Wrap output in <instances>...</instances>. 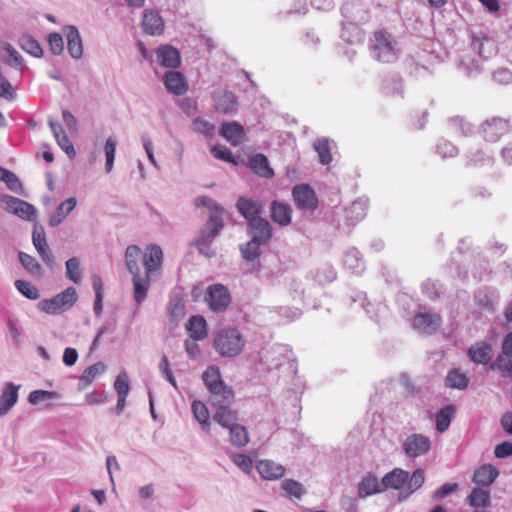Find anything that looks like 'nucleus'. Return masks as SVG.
Segmentation results:
<instances>
[{"instance_id":"obj_43","label":"nucleus","mask_w":512,"mask_h":512,"mask_svg":"<svg viewBox=\"0 0 512 512\" xmlns=\"http://www.w3.org/2000/svg\"><path fill=\"white\" fill-rule=\"evenodd\" d=\"M262 243L252 239L241 247L242 256L247 260H255L260 255V247Z\"/></svg>"},{"instance_id":"obj_60","label":"nucleus","mask_w":512,"mask_h":512,"mask_svg":"<svg viewBox=\"0 0 512 512\" xmlns=\"http://www.w3.org/2000/svg\"><path fill=\"white\" fill-rule=\"evenodd\" d=\"M495 456L497 458H505L512 455V442H502L495 447Z\"/></svg>"},{"instance_id":"obj_1","label":"nucleus","mask_w":512,"mask_h":512,"mask_svg":"<svg viewBox=\"0 0 512 512\" xmlns=\"http://www.w3.org/2000/svg\"><path fill=\"white\" fill-rule=\"evenodd\" d=\"M164 253L157 244L146 246L144 253L137 245H128L125 250V265L132 275L133 298L140 304L147 296L151 278L162 270Z\"/></svg>"},{"instance_id":"obj_19","label":"nucleus","mask_w":512,"mask_h":512,"mask_svg":"<svg viewBox=\"0 0 512 512\" xmlns=\"http://www.w3.org/2000/svg\"><path fill=\"white\" fill-rule=\"evenodd\" d=\"M186 330L194 341H200L207 337V322L201 315L191 316L186 323Z\"/></svg>"},{"instance_id":"obj_42","label":"nucleus","mask_w":512,"mask_h":512,"mask_svg":"<svg viewBox=\"0 0 512 512\" xmlns=\"http://www.w3.org/2000/svg\"><path fill=\"white\" fill-rule=\"evenodd\" d=\"M20 45L23 50L35 57H40L43 53L38 41L29 35L21 37Z\"/></svg>"},{"instance_id":"obj_8","label":"nucleus","mask_w":512,"mask_h":512,"mask_svg":"<svg viewBox=\"0 0 512 512\" xmlns=\"http://www.w3.org/2000/svg\"><path fill=\"white\" fill-rule=\"evenodd\" d=\"M402 446L409 457L416 458L429 452L431 448V441L427 436L414 433L404 440Z\"/></svg>"},{"instance_id":"obj_40","label":"nucleus","mask_w":512,"mask_h":512,"mask_svg":"<svg viewBox=\"0 0 512 512\" xmlns=\"http://www.w3.org/2000/svg\"><path fill=\"white\" fill-rule=\"evenodd\" d=\"M447 384L451 388L464 389L468 385V378L466 374L457 369L451 370L447 375Z\"/></svg>"},{"instance_id":"obj_31","label":"nucleus","mask_w":512,"mask_h":512,"mask_svg":"<svg viewBox=\"0 0 512 512\" xmlns=\"http://www.w3.org/2000/svg\"><path fill=\"white\" fill-rule=\"evenodd\" d=\"M66 37L69 54L75 59L81 58L83 54V45L78 30L75 27L70 26L67 30Z\"/></svg>"},{"instance_id":"obj_55","label":"nucleus","mask_w":512,"mask_h":512,"mask_svg":"<svg viewBox=\"0 0 512 512\" xmlns=\"http://www.w3.org/2000/svg\"><path fill=\"white\" fill-rule=\"evenodd\" d=\"M1 181L5 182L7 187L14 192H18L22 187L21 182L18 179V177L13 172H11L7 169H5V172L3 174V178Z\"/></svg>"},{"instance_id":"obj_46","label":"nucleus","mask_w":512,"mask_h":512,"mask_svg":"<svg viewBox=\"0 0 512 512\" xmlns=\"http://www.w3.org/2000/svg\"><path fill=\"white\" fill-rule=\"evenodd\" d=\"M211 154L214 158L227 163L236 164V160L229 148L223 145H215L211 148Z\"/></svg>"},{"instance_id":"obj_33","label":"nucleus","mask_w":512,"mask_h":512,"mask_svg":"<svg viewBox=\"0 0 512 512\" xmlns=\"http://www.w3.org/2000/svg\"><path fill=\"white\" fill-rule=\"evenodd\" d=\"M455 411V407L452 405H448L440 409L436 414V430L438 432L443 433L448 430Z\"/></svg>"},{"instance_id":"obj_57","label":"nucleus","mask_w":512,"mask_h":512,"mask_svg":"<svg viewBox=\"0 0 512 512\" xmlns=\"http://www.w3.org/2000/svg\"><path fill=\"white\" fill-rule=\"evenodd\" d=\"M424 480V471L421 468H417L416 470H414L409 479V489L411 490V492H414L417 489H419L423 485Z\"/></svg>"},{"instance_id":"obj_2","label":"nucleus","mask_w":512,"mask_h":512,"mask_svg":"<svg viewBox=\"0 0 512 512\" xmlns=\"http://www.w3.org/2000/svg\"><path fill=\"white\" fill-rule=\"evenodd\" d=\"M203 383L208 392V401L212 409L224 406H233L235 393L231 386L227 385L216 366H209L202 374Z\"/></svg>"},{"instance_id":"obj_27","label":"nucleus","mask_w":512,"mask_h":512,"mask_svg":"<svg viewBox=\"0 0 512 512\" xmlns=\"http://www.w3.org/2000/svg\"><path fill=\"white\" fill-rule=\"evenodd\" d=\"M498 474L499 472L494 466L485 464L475 470L472 481L478 485L489 486L495 481Z\"/></svg>"},{"instance_id":"obj_4","label":"nucleus","mask_w":512,"mask_h":512,"mask_svg":"<svg viewBox=\"0 0 512 512\" xmlns=\"http://www.w3.org/2000/svg\"><path fill=\"white\" fill-rule=\"evenodd\" d=\"M244 346V337L241 332L235 328L221 330L214 339V348L223 357L239 355Z\"/></svg>"},{"instance_id":"obj_14","label":"nucleus","mask_w":512,"mask_h":512,"mask_svg":"<svg viewBox=\"0 0 512 512\" xmlns=\"http://www.w3.org/2000/svg\"><path fill=\"white\" fill-rule=\"evenodd\" d=\"M167 90L174 95H183L188 91L186 77L179 71H169L164 75Z\"/></svg>"},{"instance_id":"obj_47","label":"nucleus","mask_w":512,"mask_h":512,"mask_svg":"<svg viewBox=\"0 0 512 512\" xmlns=\"http://www.w3.org/2000/svg\"><path fill=\"white\" fill-rule=\"evenodd\" d=\"M282 488L291 497L299 499L303 494L302 484L293 479H287L282 483Z\"/></svg>"},{"instance_id":"obj_36","label":"nucleus","mask_w":512,"mask_h":512,"mask_svg":"<svg viewBox=\"0 0 512 512\" xmlns=\"http://www.w3.org/2000/svg\"><path fill=\"white\" fill-rule=\"evenodd\" d=\"M321 164L328 165L332 161L331 145L328 139H318L314 144Z\"/></svg>"},{"instance_id":"obj_54","label":"nucleus","mask_w":512,"mask_h":512,"mask_svg":"<svg viewBox=\"0 0 512 512\" xmlns=\"http://www.w3.org/2000/svg\"><path fill=\"white\" fill-rule=\"evenodd\" d=\"M50 50L54 55H60L64 49V41L60 34L52 33L49 35Z\"/></svg>"},{"instance_id":"obj_17","label":"nucleus","mask_w":512,"mask_h":512,"mask_svg":"<svg viewBox=\"0 0 512 512\" xmlns=\"http://www.w3.org/2000/svg\"><path fill=\"white\" fill-rule=\"evenodd\" d=\"M213 420L225 429H229L238 424V410L232 406H224L213 410Z\"/></svg>"},{"instance_id":"obj_59","label":"nucleus","mask_w":512,"mask_h":512,"mask_svg":"<svg viewBox=\"0 0 512 512\" xmlns=\"http://www.w3.org/2000/svg\"><path fill=\"white\" fill-rule=\"evenodd\" d=\"M4 49L9 53L10 59L7 61L9 65L18 67L23 66V61L19 53L8 43L5 44Z\"/></svg>"},{"instance_id":"obj_22","label":"nucleus","mask_w":512,"mask_h":512,"mask_svg":"<svg viewBox=\"0 0 512 512\" xmlns=\"http://www.w3.org/2000/svg\"><path fill=\"white\" fill-rule=\"evenodd\" d=\"M252 237L264 244L272 237V227L270 223L264 218L254 219L249 223Z\"/></svg>"},{"instance_id":"obj_29","label":"nucleus","mask_w":512,"mask_h":512,"mask_svg":"<svg viewBox=\"0 0 512 512\" xmlns=\"http://www.w3.org/2000/svg\"><path fill=\"white\" fill-rule=\"evenodd\" d=\"M193 415L197 422L201 425L202 429L209 433L211 429V421L209 410L205 403L200 400H194L191 405Z\"/></svg>"},{"instance_id":"obj_25","label":"nucleus","mask_w":512,"mask_h":512,"mask_svg":"<svg viewBox=\"0 0 512 512\" xmlns=\"http://www.w3.org/2000/svg\"><path fill=\"white\" fill-rule=\"evenodd\" d=\"M249 167L254 174L263 178H271L274 175V171L270 167L267 157L263 154L253 155L249 159Z\"/></svg>"},{"instance_id":"obj_62","label":"nucleus","mask_w":512,"mask_h":512,"mask_svg":"<svg viewBox=\"0 0 512 512\" xmlns=\"http://www.w3.org/2000/svg\"><path fill=\"white\" fill-rule=\"evenodd\" d=\"M458 488L457 483H446L443 484L436 492L434 493V497L436 499H440L446 497L447 495L455 492Z\"/></svg>"},{"instance_id":"obj_52","label":"nucleus","mask_w":512,"mask_h":512,"mask_svg":"<svg viewBox=\"0 0 512 512\" xmlns=\"http://www.w3.org/2000/svg\"><path fill=\"white\" fill-rule=\"evenodd\" d=\"M159 369H160L161 373L164 375V377L166 378V380L174 388H177V383H176L175 377L173 376V373L171 371L170 363H169L167 356L164 355L161 358L160 363H159Z\"/></svg>"},{"instance_id":"obj_56","label":"nucleus","mask_w":512,"mask_h":512,"mask_svg":"<svg viewBox=\"0 0 512 512\" xmlns=\"http://www.w3.org/2000/svg\"><path fill=\"white\" fill-rule=\"evenodd\" d=\"M14 214L20 216L23 219L32 220L36 216V210L31 204L22 200Z\"/></svg>"},{"instance_id":"obj_32","label":"nucleus","mask_w":512,"mask_h":512,"mask_svg":"<svg viewBox=\"0 0 512 512\" xmlns=\"http://www.w3.org/2000/svg\"><path fill=\"white\" fill-rule=\"evenodd\" d=\"M384 490L382 480L379 481L375 476L364 478L358 486V493L360 497H367Z\"/></svg>"},{"instance_id":"obj_20","label":"nucleus","mask_w":512,"mask_h":512,"mask_svg":"<svg viewBox=\"0 0 512 512\" xmlns=\"http://www.w3.org/2000/svg\"><path fill=\"white\" fill-rule=\"evenodd\" d=\"M468 355L474 363L487 364L493 357V349L486 342H477L469 348Z\"/></svg>"},{"instance_id":"obj_58","label":"nucleus","mask_w":512,"mask_h":512,"mask_svg":"<svg viewBox=\"0 0 512 512\" xmlns=\"http://www.w3.org/2000/svg\"><path fill=\"white\" fill-rule=\"evenodd\" d=\"M117 395L127 396L130 390L128 380L125 375H119L114 384Z\"/></svg>"},{"instance_id":"obj_15","label":"nucleus","mask_w":512,"mask_h":512,"mask_svg":"<svg viewBox=\"0 0 512 512\" xmlns=\"http://www.w3.org/2000/svg\"><path fill=\"white\" fill-rule=\"evenodd\" d=\"M440 323L441 318L438 314L418 313L413 319L414 328L426 334L435 332Z\"/></svg>"},{"instance_id":"obj_53","label":"nucleus","mask_w":512,"mask_h":512,"mask_svg":"<svg viewBox=\"0 0 512 512\" xmlns=\"http://www.w3.org/2000/svg\"><path fill=\"white\" fill-rule=\"evenodd\" d=\"M54 397H56V393L53 391L34 390L30 392L28 401L31 404H37L43 400L52 399Z\"/></svg>"},{"instance_id":"obj_30","label":"nucleus","mask_w":512,"mask_h":512,"mask_svg":"<svg viewBox=\"0 0 512 512\" xmlns=\"http://www.w3.org/2000/svg\"><path fill=\"white\" fill-rule=\"evenodd\" d=\"M18 386L8 383L0 397V416L6 414L17 402Z\"/></svg>"},{"instance_id":"obj_64","label":"nucleus","mask_w":512,"mask_h":512,"mask_svg":"<svg viewBox=\"0 0 512 512\" xmlns=\"http://www.w3.org/2000/svg\"><path fill=\"white\" fill-rule=\"evenodd\" d=\"M77 359L78 353L76 349L68 347L64 350L63 362L65 365L72 366L76 363Z\"/></svg>"},{"instance_id":"obj_3","label":"nucleus","mask_w":512,"mask_h":512,"mask_svg":"<svg viewBox=\"0 0 512 512\" xmlns=\"http://www.w3.org/2000/svg\"><path fill=\"white\" fill-rule=\"evenodd\" d=\"M373 57L381 63H392L397 59L398 49L392 35L383 30L373 32L371 38Z\"/></svg>"},{"instance_id":"obj_35","label":"nucleus","mask_w":512,"mask_h":512,"mask_svg":"<svg viewBox=\"0 0 512 512\" xmlns=\"http://www.w3.org/2000/svg\"><path fill=\"white\" fill-rule=\"evenodd\" d=\"M466 500L470 506L485 507L490 502V494L486 490L474 488Z\"/></svg>"},{"instance_id":"obj_23","label":"nucleus","mask_w":512,"mask_h":512,"mask_svg":"<svg viewBox=\"0 0 512 512\" xmlns=\"http://www.w3.org/2000/svg\"><path fill=\"white\" fill-rule=\"evenodd\" d=\"M236 206L240 214L248 220V223L252 222L254 219L260 218V214L262 213V206L259 202L245 197H241L237 201Z\"/></svg>"},{"instance_id":"obj_37","label":"nucleus","mask_w":512,"mask_h":512,"mask_svg":"<svg viewBox=\"0 0 512 512\" xmlns=\"http://www.w3.org/2000/svg\"><path fill=\"white\" fill-rule=\"evenodd\" d=\"M19 261L21 263V265L24 267V269L31 275L33 276H41L42 274V268H41V265L37 262V260L25 253V252H20L19 253Z\"/></svg>"},{"instance_id":"obj_7","label":"nucleus","mask_w":512,"mask_h":512,"mask_svg":"<svg viewBox=\"0 0 512 512\" xmlns=\"http://www.w3.org/2000/svg\"><path fill=\"white\" fill-rule=\"evenodd\" d=\"M512 128L510 121L502 118L487 120L481 129L482 137L487 142H497Z\"/></svg>"},{"instance_id":"obj_63","label":"nucleus","mask_w":512,"mask_h":512,"mask_svg":"<svg viewBox=\"0 0 512 512\" xmlns=\"http://www.w3.org/2000/svg\"><path fill=\"white\" fill-rule=\"evenodd\" d=\"M22 200L15 198L10 195H5L2 198V203L5 206V209L9 212L15 213Z\"/></svg>"},{"instance_id":"obj_5","label":"nucleus","mask_w":512,"mask_h":512,"mask_svg":"<svg viewBox=\"0 0 512 512\" xmlns=\"http://www.w3.org/2000/svg\"><path fill=\"white\" fill-rule=\"evenodd\" d=\"M222 228L223 221L220 217L212 216L208 219L200 236L194 242L200 254L207 258L215 256V250L210 244Z\"/></svg>"},{"instance_id":"obj_13","label":"nucleus","mask_w":512,"mask_h":512,"mask_svg":"<svg viewBox=\"0 0 512 512\" xmlns=\"http://www.w3.org/2000/svg\"><path fill=\"white\" fill-rule=\"evenodd\" d=\"M156 56L159 64L165 68L175 69L181 64L180 52L169 44L158 47Z\"/></svg>"},{"instance_id":"obj_16","label":"nucleus","mask_w":512,"mask_h":512,"mask_svg":"<svg viewBox=\"0 0 512 512\" xmlns=\"http://www.w3.org/2000/svg\"><path fill=\"white\" fill-rule=\"evenodd\" d=\"M220 135L231 145L238 146L245 139V130L238 122H225L220 128Z\"/></svg>"},{"instance_id":"obj_11","label":"nucleus","mask_w":512,"mask_h":512,"mask_svg":"<svg viewBox=\"0 0 512 512\" xmlns=\"http://www.w3.org/2000/svg\"><path fill=\"white\" fill-rule=\"evenodd\" d=\"M141 27L145 34L159 36L164 31V21L157 11L146 9L143 12Z\"/></svg>"},{"instance_id":"obj_44","label":"nucleus","mask_w":512,"mask_h":512,"mask_svg":"<svg viewBox=\"0 0 512 512\" xmlns=\"http://www.w3.org/2000/svg\"><path fill=\"white\" fill-rule=\"evenodd\" d=\"M56 297L64 308L72 307L78 299L77 292L74 287L66 288L64 291L57 294Z\"/></svg>"},{"instance_id":"obj_51","label":"nucleus","mask_w":512,"mask_h":512,"mask_svg":"<svg viewBox=\"0 0 512 512\" xmlns=\"http://www.w3.org/2000/svg\"><path fill=\"white\" fill-rule=\"evenodd\" d=\"M233 463L238 466L245 473H250L252 470V459L244 454H234L232 456Z\"/></svg>"},{"instance_id":"obj_24","label":"nucleus","mask_w":512,"mask_h":512,"mask_svg":"<svg viewBox=\"0 0 512 512\" xmlns=\"http://www.w3.org/2000/svg\"><path fill=\"white\" fill-rule=\"evenodd\" d=\"M271 219L280 226H288L292 220V209L288 204L273 201L271 204Z\"/></svg>"},{"instance_id":"obj_9","label":"nucleus","mask_w":512,"mask_h":512,"mask_svg":"<svg viewBox=\"0 0 512 512\" xmlns=\"http://www.w3.org/2000/svg\"><path fill=\"white\" fill-rule=\"evenodd\" d=\"M292 196L296 206L301 210L313 211L317 208L316 194L307 184L296 185L292 190Z\"/></svg>"},{"instance_id":"obj_12","label":"nucleus","mask_w":512,"mask_h":512,"mask_svg":"<svg viewBox=\"0 0 512 512\" xmlns=\"http://www.w3.org/2000/svg\"><path fill=\"white\" fill-rule=\"evenodd\" d=\"M213 104L217 112L230 114L236 110L237 98L228 90H218L213 93Z\"/></svg>"},{"instance_id":"obj_28","label":"nucleus","mask_w":512,"mask_h":512,"mask_svg":"<svg viewBox=\"0 0 512 512\" xmlns=\"http://www.w3.org/2000/svg\"><path fill=\"white\" fill-rule=\"evenodd\" d=\"M77 200L75 197H70L60 203L56 211L49 218V225L52 227L58 226L63 222L66 216L75 208Z\"/></svg>"},{"instance_id":"obj_61","label":"nucleus","mask_w":512,"mask_h":512,"mask_svg":"<svg viewBox=\"0 0 512 512\" xmlns=\"http://www.w3.org/2000/svg\"><path fill=\"white\" fill-rule=\"evenodd\" d=\"M493 78L500 84H509L512 81V73L508 69L501 68L494 72Z\"/></svg>"},{"instance_id":"obj_38","label":"nucleus","mask_w":512,"mask_h":512,"mask_svg":"<svg viewBox=\"0 0 512 512\" xmlns=\"http://www.w3.org/2000/svg\"><path fill=\"white\" fill-rule=\"evenodd\" d=\"M512 357L505 356L504 354L499 355L490 368L497 370L503 377H512Z\"/></svg>"},{"instance_id":"obj_34","label":"nucleus","mask_w":512,"mask_h":512,"mask_svg":"<svg viewBox=\"0 0 512 512\" xmlns=\"http://www.w3.org/2000/svg\"><path fill=\"white\" fill-rule=\"evenodd\" d=\"M228 430L230 433V442L232 445L236 447H244L248 444L249 434L246 427L238 423Z\"/></svg>"},{"instance_id":"obj_10","label":"nucleus","mask_w":512,"mask_h":512,"mask_svg":"<svg viewBox=\"0 0 512 512\" xmlns=\"http://www.w3.org/2000/svg\"><path fill=\"white\" fill-rule=\"evenodd\" d=\"M32 242L41 259L49 266L54 265V256L48 246L44 228L35 224L32 232Z\"/></svg>"},{"instance_id":"obj_18","label":"nucleus","mask_w":512,"mask_h":512,"mask_svg":"<svg viewBox=\"0 0 512 512\" xmlns=\"http://www.w3.org/2000/svg\"><path fill=\"white\" fill-rule=\"evenodd\" d=\"M256 469L265 480H277L285 474L284 466L272 460H260L256 465Z\"/></svg>"},{"instance_id":"obj_6","label":"nucleus","mask_w":512,"mask_h":512,"mask_svg":"<svg viewBox=\"0 0 512 512\" xmlns=\"http://www.w3.org/2000/svg\"><path fill=\"white\" fill-rule=\"evenodd\" d=\"M204 299L208 307L214 312L225 311L231 303L228 288L219 283L207 287Z\"/></svg>"},{"instance_id":"obj_26","label":"nucleus","mask_w":512,"mask_h":512,"mask_svg":"<svg viewBox=\"0 0 512 512\" xmlns=\"http://www.w3.org/2000/svg\"><path fill=\"white\" fill-rule=\"evenodd\" d=\"M49 126L52 130V133H53L58 145L62 148V150L65 151L66 154H68L69 156H74L75 155L74 146H73L72 142L70 141V139L68 138V136L66 135L62 125L56 121L50 120Z\"/></svg>"},{"instance_id":"obj_21","label":"nucleus","mask_w":512,"mask_h":512,"mask_svg":"<svg viewBox=\"0 0 512 512\" xmlns=\"http://www.w3.org/2000/svg\"><path fill=\"white\" fill-rule=\"evenodd\" d=\"M409 473L401 468H394L382 478V485L385 489L399 490L407 483Z\"/></svg>"},{"instance_id":"obj_45","label":"nucleus","mask_w":512,"mask_h":512,"mask_svg":"<svg viewBox=\"0 0 512 512\" xmlns=\"http://www.w3.org/2000/svg\"><path fill=\"white\" fill-rule=\"evenodd\" d=\"M39 309L48 314H57L65 309L56 296L50 299H44L39 303Z\"/></svg>"},{"instance_id":"obj_39","label":"nucleus","mask_w":512,"mask_h":512,"mask_svg":"<svg viewBox=\"0 0 512 512\" xmlns=\"http://www.w3.org/2000/svg\"><path fill=\"white\" fill-rule=\"evenodd\" d=\"M65 265L66 277L75 284H79L82 279V271L79 259L76 257H72L66 261Z\"/></svg>"},{"instance_id":"obj_48","label":"nucleus","mask_w":512,"mask_h":512,"mask_svg":"<svg viewBox=\"0 0 512 512\" xmlns=\"http://www.w3.org/2000/svg\"><path fill=\"white\" fill-rule=\"evenodd\" d=\"M115 150H116V140L113 138H108L104 147L105 156H106V171L110 172L113 168L114 158H115Z\"/></svg>"},{"instance_id":"obj_49","label":"nucleus","mask_w":512,"mask_h":512,"mask_svg":"<svg viewBox=\"0 0 512 512\" xmlns=\"http://www.w3.org/2000/svg\"><path fill=\"white\" fill-rule=\"evenodd\" d=\"M214 128L213 124L203 118L197 117L193 120V130L203 135H211Z\"/></svg>"},{"instance_id":"obj_50","label":"nucleus","mask_w":512,"mask_h":512,"mask_svg":"<svg viewBox=\"0 0 512 512\" xmlns=\"http://www.w3.org/2000/svg\"><path fill=\"white\" fill-rule=\"evenodd\" d=\"M104 368L102 363H96L87 367L81 376V380L86 383H91L97 375L104 371Z\"/></svg>"},{"instance_id":"obj_41","label":"nucleus","mask_w":512,"mask_h":512,"mask_svg":"<svg viewBox=\"0 0 512 512\" xmlns=\"http://www.w3.org/2000/svg\"><path fill=\"white\" fill-rule=\"evenodd\" d=\"M15 286L28 299L37 300L40 297L38 288L28 281L16 280Z\"/></svg>"}]
</instances>
